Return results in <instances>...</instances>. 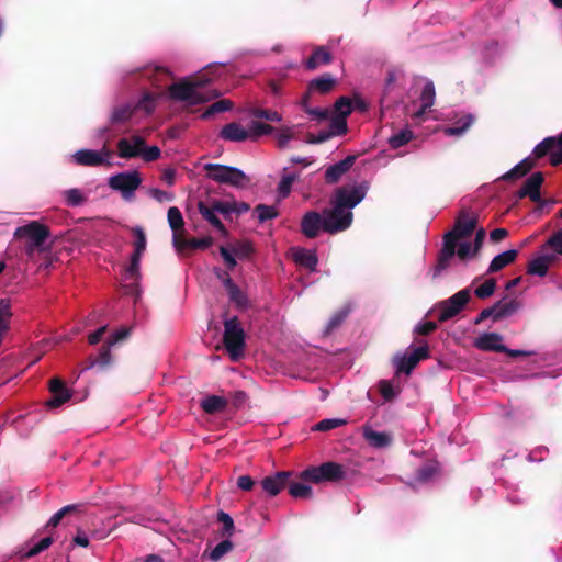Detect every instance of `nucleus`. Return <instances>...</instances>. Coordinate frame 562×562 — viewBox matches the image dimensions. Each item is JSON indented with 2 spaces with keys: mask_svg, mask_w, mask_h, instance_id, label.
<instances>
[{
  "mask_svg": "<svg viewBox=\"0 0 562 562\" xmlns=\"http://www.w3.org/2000/svg\"><path fill=\"white\" fill-rule=\"evenodd\" d=\"M413 138V132L409 130H401L389 139V144L392 148L396 149L406 145Z\"/></svg>",
  "mask_w": 562,
  "mask_h": 562,
  "instance_id": "c03bdc74",
  "label": "nucleus"
},
{
  "mask_svg": "<svg viewBox=\"0 0 562 562\" xmlns=\"http://www.w3.org/2000/svg\"><path fill=\"white\" fill-rule=\"evenodd\" d=\"M64 196L68 206H79L86 202V196L79 189H69L64 191Z\"/></svg>",
  "mask_w": 562,
  "mask_h": 562,
  "instance_id": "09e8293b",
  "label": "nucleus"
},
{
  "mask_svg": "<svg viewBox=\"0 0 562 562\" xmlns=\"http://www.w3.org/2000/svg\"><path fill=\"white\" fill-rule=\"evenodd\" d=\"M366 196V190L362 186L339 187L330 198L329 207L323 210L324 232L335 235L348 229L353 221L351 210L358 205Z\"/></svg>",
  "mask_w": 562,
  "mask_h": 562,
  "instance_id": "f257e3e1",
  "label": "nucleus"
},
{
  "mask_svg": "<svg viewBox=\"0 0 562 562\" xmlns=\"http://www.w3.org/2000/svg\"><path fill=\"white\" fill-rule=\"evenodd\" d=\"M291 476L292 472L290 471H279L262 479L260 482L261 488L268 496L274 497L286 487Z\"/></svg>",
  "mask_w": 562,
  "mask_h": 562,
  "instance_id": "f8f14e48",
  "label": "nucleus"
},
{
  "mask_svg": "<svg viewBox=\"0 0 562 562\" xmlns=\"http://www.w3.org/2000/svg\"><path fill=\"white\" fill-rule=\"evenodd\" d=\"M234 106V103L228 99H221L212 103L201 115V119L207 120L212 115L225 111L232 110Z\"/></svg>",
  "mask_w": 562,
  "mask_h": 562,
  "instance_id": "c9c22d12",
  "label": "nucleus"
},
{
  "mask_svg": "<svg viewBox=\"0 0 562 562\" xmlns=\"http://www.w3.org/2000/svg\"><path fill=\"white\" fill-rule=\"evenodd\" d=\"M470 300H471V289L465 288V289L458 291L449 299L441 301L438 304V307L440 310V313L438 315V322L445 323V322L453 318L454 316H457L468 305Z\"/></svg>",
  "mask_w": 562,
  "mask_h": 562,
  "instance_id": "0eeeda50",
  "label": "nucleus"
},
{
  "mask_svg": "<svg viewBox=\"0 0 562 562\" xmlns=\"http://www.w3.org/2000/svg\"><path fill=\"white\" fill-rule=\"evenodd\" d=\"M347 316H348V311H338L337 313H335L328 321V323L324 329V335L325 336L330 335L336 328H338L344 323V321L347 318Z\"/></svg>",
  "mask_w": 562,
  "mask_h": 562,
  "instance_id": "3c124183",
  "label": "nucleus"
},
{
  "mask_svg": "<svg viewBox=\"0 0 562 562\" xmlns=\"http://www.w3.org/2000/svg\"><path fill=\"white\" fill-rule=\"evenodd\" d=\"M334 108L337 115L348 116L352 111L351 100L348 97H340Z\"/></svg>",
  "mask_w": 562,
  "mask_h": 562,
  "instance_id": "e2e57ef3",
  "label": "nucleus"
},
{
  "mask_svg": "<svg viewBox=\"0 0 562 562\" xmlns=\"http://www.w3.org/2000/svg\"><path fill=\"white\" fill-rule=\"evenodd\" d=\"M347 116L336 115L330 120V131L329 133H333L334 135H342L347 132Z\"/></svg>",
  "mask_w": 562,
  "mask_h": 562,
  "instance_id": "bf43d9fd",
  "label": "nucleus"
},
{
  "mask_svg": "<svg viewBox=\"0 0 562 562\" xmlns=\"http://www.w3.org/2000/svg\"><path fill=\"white\" fill-rule=\"evenodd\" d=\"M140 183L142 178L136 170L120 172L109 178L110 188L120 191L124 199L132 196Z\"/></svg>",
  "mask_w": 562,
  "mask_h": 562,
  "instance_id": "1a4fd4ad",
  "label": "nucleus"
},
{
  "mask_svg": "<svg viewBox=\"0 0 562 562\" xmlns=\"http://www.w3.org/2000/svg\"><path fill=\"white\" fill-rule=\"evenodd\" d=\"M228 405V401L218 395H209L201 401V408L210 415L223 412Z\"/></svg>",
  "mask_w": 562,
  "mask_h": 562,
  "instance_id": "c756f323",
  "label": "nucleus"
},
{
  "mask_svg": "<svg viewBox=\"0 0 562 562\" xmlns=\"http://www.w3.org/2000/svg\"><path fill=\"white\" fill-rule=\"evenodd\" d=\"M559 255H562V231L554 233L547 241Z\"/></svg>",
  "mask_w": 562,
  "mask_h": 562,
  "instance_id": "774afa93",
  "label": "nucleus"
},
{
  "mask_svg": "<svg viewBox=\"0 0 562 562\" xmlns=\"http://www.w3.org/2000/svg\"><path fill=\"white\" fill-rule=\"evenodd\" d=\"M145 140L140 136L121 138L117 142V154L121 158H134L140 155Z\"/></svg>",
  "mask_w": 562,
  "mask_h": 562,
  "instance_id": "a211bd4d",
  "label": "nucleus"
},
{
  "mask_svg": "<svg viewBox=\"0 0 562 562\" xmlns=\"http://www.w3.org/2000/svg\"><path fill=\"white\" fill-rule=\"evenodd\" d=\"M223 344L232 360L236 361L244 356L246 334L237 316L224 322Z\"/></svg>",
  "mask_w": 562,
  "mask_h": 562,
  "instance_id": "39448f33",
  "label": "nucleus"
},
{
  "mask_svg": "<svg viewBox=\"0 0 562 562\" xmlns=\"http://www.w3.org/2000/svg\"><path fill=\"white\" fill-rule=\"evenodd\" d=\"M495 289L496 280L494 278H490L474 290V294L476 297L485 300L494 294Z\"/></svg>",
  "mask_w": 562,
  "mask_h": 562,
  "instance_id": "a18cd8bd",
  "label": "nucleus"
},
{
  "mask_svg": "<svg viewBox=\"0 0 562 562\" xmlns=\"http://www.w3.org/2000/svg\"><path fill=\"white\" fill-rule=\"evenodd\" d=\"M142 75L153 80V82L156 85L160 80V77H170L171 72L168 68L162 66H155L154 68H145Z\"/></svg>",
  "mask_w": 562,
  "mask_h": 562,
  "instance_id": "de8ad7c7",
  "label": "nucleus"
},
{
  "mask_svg": "<svg viewBox=\"0 0 562 562\" xmlns=\"http://www.w3.org/2000/svg\"><path fill=\"white\" fill-rule=\"evenodd\" d=\"M233 548H234L233 542L228 539H225L214 547V549L209 553V558L212 561H218L226 553L232 551Z\"/></svg>",
  "mask_w": 562,
  "mask_h": 562,
  "instance_id": "49530a36",
  "label": "nucleus"
},
{
  "mask_svg": "<svg viewBox=\"0 0 562 562\" xmlns=\"http://www.w3.org/2000/svg\"><path fill=\"white\" fill-rule=\"evenodd\" d=\"M430 357L429 347L427 344L414 348L409 355H396L392 362L396 369V374L404 373L409 375L419 361Z\"/></svg>",
  "mask_w": 562,
  "mask_h": 562,
  "instance_id": "6e6552de",
  "label": "nucleus"
},
{
  "mask_svg": "<svg viewBox=\"0 0 562 562\" xmlns=\"http://www.w3.org/2000/svg\"><path fill=\"white\" fill-rule=\"evenodd\" d=\"M558 145L559 137H547L535 147L532 154L536 159H540L549 154Z\"/></svg>",
  "mask_w": 562,
  "mask_h": 562,
  "instance_id": "58836bf2",
  "label": "nucleus"
},
{
  "mask_svg": "<svg viewBox=\"0 0 562 562\" xmlns=\"http://www.w3.org/2000/svg\"><path fill=\"white\" fill-rule=\"evenodd\" d=\"M217 520L223 525L222 536L229 537L234 531V520L233 518L225 512L221 510L217 514Z\"/></svg>",
  "mask_w": 562,
  "mask_h": 562,
  "instance_id": "4d7b16f0",
  "label": "nucleus"
},
{
  "mask_svg": "<svg viewBox=\"0 0 562 562\" xmlns=\"http://www.w3.org/2000/svg\"><path fill=\"white\" fill-rule=\"evenodd\" d=\"M198 211L201 214V216L209 222L213 227H215L223 236H226L228 234L227 229L221 222V220L217 217L215 210L213 209L212 204H207L203 201L198 202Z\"/></svg>",
  "mask_w": 562,
  "mask_h": 562,
  "instance_id": "393cba45",
  "label": "nucleus"
},
{
  "mask_svg": "<svg viewBox=\"0 0 562 562\" xmlns=\"http://www.w3.org/2000/svg\"><path fill=\"white\" fill-rule=\"evenodd\" d=\"M477 225V216H470L469 213L462 210L456 218L453 228L451 229L459 239L467 238L472 235Z\"/></svg>",
  "mask_w": 562,
  "mask_h": 562,
  "instance_id": "f3484780",
  "label": "nucleus"
},
{
  "mask_svg": "<svg viewBox=\"0 0 562 562\" xmlns=\"http://www.w3.org/2000/svg\"><path fill=\"white\" fill-rule=\"evenodd\" d=\"M362 435L364 440L372 448H386L392 442V437L387 432L375 431L370 426H363Z\"/></svg>",
  "mask_w": 562,
  "mask_h": 562,
  "instance_id": "5701e85b",
  "label": "nucleus"
},
{
  "mask_svg": "<svg viewBox=\"0 0 562 562\" xmlns=\"http://www.w3.org/2000/svg\"><path fill=\"white\" fill-rule=\"evenodd\" d=\"M78 508L77 505H67V506H64L61 509H59L58 512H56L52 517L50 519L48 520L46 527H57L59 525V522L61 521V519L72 513V512H76Z\"/></svg>",
  "mask_w": 562,
  "mask_h": 562,
  "instance_id": "603ef678",
  "label": "nucleus"
},
{
  "mask_svg": "<svg viewBox=\"0 0 562 562\" xmlns=\"http://www.w3.org/2000/svg\"><path fill=\"white\" fill-rule=\"evenodd\" d=\"M132 233L135 237L134 251L131 256V262L126 269V274L130 279L137 280L140 277V258L146 249L147 239L142 227H134Z\"/></svg>",
  "mask_w": 562,
  "mask_h": 562,
  "instance_id": "9d476101",
  "label": "nucleus"
},
{
  "mask_svg": "<svg viewBox=\"0 0 562 562\" xmlns=\"http://www.w3.org/2000/svg\"><path fill=\"white\" fill-rule=\"evenodd\" d=\"M168 223L173 234H178V231L183 228L184 222L180 210L176 206H171L168 210Z\"/></svg>",
  "mask_w": 562,
  "mask_h": 562,
  "instance_id": "79ce46f5",
  "label": "nucleus"
},
{
  "mask_svg": "<svg viewBox=\"0 0 562 562\" xmlns=\"http://www.w3.org/2000/svg\"><path fill=\"white\" fill-rule=\"evenodd\" d=\"M495 322H498L505 317L514 315L520 308V302L516 299L509 301L501 300L495 303Z\"/></svg>",
  "mask_w": 562,
  "mask_h": 562,
  "instance_id": "2f4dec72",
  "label": "nucleus"
},
{
  "mask_svg": "<svg viewBox=\"0 0 562 562\" xmlns=\"http://www.w3.org/2000/svg\"><path fill=\"white\" fill-rule=\"evenodd\" d=\"M49 392L52 397L46 402L48 408H58L66 402H68L72 393L66 386L65 382L59 378H53L49 381Z\"/></svg>",
  "mask_w": 562,
  "mask_h": 562,
  "instance_id": "ddd939ff",
  "label": "nucleus"
},
{
  "mask_svg": "<svg viewBox=\"0 0 562 562\" xmlns=\"http://www.w3.org/2000/svg\"><path fill=\"white\" fill-rule=\"evenodd\" d=\"M273 127L267 123L259 121H252L249 125V138L257 139L262 135H268L273 132Z\"/></svg>",
  "mask_w": 562,
  "mask_h": 562,
  "instance_id": "37998d69",
  "label": "nucleus"
},
{
  "mask_svg": "<svg viewBox=\"0 0 562 562\" xmlns=\"http://www.w3.org/2000/svg\"><path fill=\"white\" fill-rule=\"evenodd\" d=\"M324 231V216L316 211H310L304 214L301 221V232L307 238H315L319 231Z\"/></svg>",
  "mask_w": 562,
  "mask_h": 562,
  "instance_id": "2eb2a0df",
  "label": "nucleus"
},
{
  "mask_svg": "<svg viewBox=\"0 0 562 562\" xmlns=\"http://www.w3.org/2000/svg\"><path fill=\"white\" fill-rule=\"evenodd\" d=\"M13 236L15 239L25 240L24 251L27 257H32L36 250H42L44 243L50 236V229L41 222L32 221L16 227Z\"/></svg>",
  "mask_w": 562,
  "mask_h": 562,
  "instance_id": "7ed1b4c3",
  "label": "nucleus"
},
{
  "mask_svg": "<svg viewBox=\"0 0 562 562\" xmlns=\"http://www.w3.org/2000/svg\"><path fill=\"white\" fill-rule=\"evenodd\" d=\"M439 471L437 462H428L416 470V480L420 483L430 481Z\"/></svg>",
  "mask_w": 562,
  "mask_h": 562,
  "instance_id": "e433bc0d",
  "label": "nucleus"
},
{
  "mask_svg": "<svg viewBox=\"0 0 562 562\" xmlns=\"http://www.w3.org/2000/svg\"><path fill=\"white\" fill-rule=\"evenodd\" d=\"M53 543V538L52 537H45L43 538L42 540H40L36 544H34L25 554L24 557L25 558H32V557H35L37 554H40L41 552L45 551L46 549H48Z\"/></svg>",
  "mask_w": 562,
  "mask_h": 562,
  "instance_id": "680f3d73",
  "label": "nucleus"
},
{
  "mask_svg": "<svg viewBox=\"0 0 562 562\" xmlns=\"http://www.w3.org/2000/svg\"><path fill=\"white\" fill-rule=\"evenodd\" d=\"M518 257V250L509 249L495 256L487 269V273H495L513 263Z\"/></svg>",
  "mask_w": 562,
  "mask_h": 562,
  "instance_id": "cd10ccee",
  "label": "nucleus"
},
{
  "mask_svg": "<svg viewBox=\"0 0 562 562\" xmlns=\"http://www.w3.org/2000/svg\"><path fill=\"white\" fill-rule=\"evenodd\" d=\"M112 363V355H111V345L109 342L104 344L97 357H89L87 360V364L83 370H88L94 367H99V369L104 370Z\"/></svg>",
  "mask_w": 562,
  "mask_h": 562,
  "instance_id": "bb28decb",
  "label": "nucleus"
},
{
  "mask_svg": "<svg viewBox=\"0 0 562 562\" xmlns=\"http://www.w3.org/2000/svg\"><path fill=\"white\" fill-rule=\"evenodd\" d=\"M544 181L543 173L538 171L532 173L517 191V198H529L532 202H540V188Z\"/></svg>",
  "mask_w": 562,
  "mask_h": 562,
  "instance_id": "4468645a",
  "label": "nucleus"
},
{
  "mask_svg": "<svg viewBox=\"0 0 562 562\" xmlns=\"http://www.w3.org/2000/svg\"><path fill=\"white\" fill-rule=\"evenodd\" d=\"M333 59L334 56L326 46H317L305 60L304 66L307 70H315L321 66L329 65Z\"/></svg>",
  "mask_w": 562,
  "mask_h": 562,
  "instance_id": "4be33fe9",
  "label": "nucleus"
},
{
  "mask_svg": "<svg viewBox=\"0 0 562 562\" xmlns=\"http://www.w3.org/2000/svg\"><path fill=\"white\" fill-rule=\"evenodd\" d=\"M356 159L357 156L349 155L339 162L329 166L324 175L325 181L329 184L337 183L351 169Z\"/></svg>",
  "mask_w": 562,
  "mask_h": 562,
  "instance_id": "dca6fc26",
  "label": "nucleus"
},
{
  "mask_svg": "<svg viewBox=\"0 0 562 562\" xmlns=\"http://www.w3.org/2000/svg\"><path fill=\"white\" fill-rule=\"evenodd\" d=\"M435 86L431 81H428L422 91L420 100L423 102V108L427 109L434 104L435 101Z\"/></svg>",
  "mask_w": 562,
  "mask_h": 562,
  "instance_id": "6e6d98bb",
  "label": "nucleus"
},
{
  "mask_svg": "<svg viewBox=\"0 0 562 562\" xmlns=\"http://www.w3.org/2000/svg\"><path fill=\"white\" fill-rule=\"evenodd\" d=\"M112 157V151L103 147L101 151L92 149H80L74 154V160L79 166L98 167L102 165H110L109 159Z\"/></svg>",
  "mask_w": 562,
  "mask_h": 562,
  "instance_id": "9b49d317",
  "label": "nucleus"
},
{
  "mask_svg": "<svg viewBox=\"0 0 562 562\" xmlns=\"http://www.w3.org/2000/svg\"><path fill=\"white\" fill-rule=\"evenodd\" d=\"M347 422L345 419H340V418H328V419H323L321 422H318L315 426H314V430H317V431H328V430H331L334 428H337V427H340V426H344L346 425Z\"/></svg>",
  "mask_w": 562,
  "mask_h": 562,
  "instance_id": "864d4df0",
  "label": "nucleus"
},
{
  "mask_svg": "<svg viewBox=\"0 0 562 562\" xmlns=\"http://www.w3.org/2000/svg\"><path fill=\"white\" fill-rule=\"evenodd\" d=\"M346 477V469L342 464L328 461L318 467H310L300 473L304 482L319 484L323 482H339Z\"/></svg>",
  "mask_w": 562,
  "mask_h": 562,
  "instance_id": "423d86ee",
  "label": "nucleus"
},
{
  "mask_svg": "<svg viewBox=\"0 0 562 562\" xmlns=\"http://www.w3.org/2000/svg\"><path fill=\"white\" fill-rule=\"evenodd\" d=\"M294 261L310 271H315L318 259L314 251L304 248L297 249L293 255Z\"/></svg>",
  "mask_w": 562,
  "mask_h": 562,
  "instance_id": "7c9ffc66",
  "label": "nucleus"
},
{
  "mask_svg": "<svg viewBox=\"0 0 562 562\" xmlns=\"http://www.w3.org/2000/svg\"><path fill=\"white\" fill-rule=\"evenodd\" d=\"M134 109L128 104L117 106L113 110L110 122L113 125L125 123L132 117Z\"/></svg>",
  "mask_w": 562,
  "mask_h": 562,
  "instance_id": "4c0bfd02",
  "label": "nucleus"
},
{
  "mask_svg": "<svg viewBox=\"0 0 562 562\" xmlns=\"http://www.w3.org/2000/svg\"><path fill=\"white\" fill-rule=\"evenodd\" d=\"M210 79H195L193 81L182 80L172 83L169 87L170 98L177 101H186L191 105H198L220 97L217 90L210 91L206 95L199 91L200 88L206 86Z\"/></svg>",
  "mask_w": 562,
  "mask_h": 562,
  "instance_id": "f03ea898",
  "label": "nucleus"
},
{
  "mask_svg": "<svg viewBox=\"0 0 562 562\" xmlns=\"http://www.w3.org/2000/svg\"><path fill=\"white\" fill-rule=\"evenodd\" d=\"M232 250L238 257H247L254 251L251 244L246 241H238Z\"/></svg>",
  "mask_w": 562,
  "mask_h": 562,
  "instance_id": "338daca9",
  "label": "nucleus"
},
{
  "mask_svg": "<svg viewBox=\"0 0 562 562\" xmlns=\"http://www.w3.org/2000/svg\"><path fill=\"white\" fill-rule=\"evenodd\" d=\"M220 137L229 142H244L249 138V132L239 123L232 122L222 127Z\"/></svg>",
  "mask_w": 562,
  "mask_h": 562,
  "instance_id": "b1692460",
  "label": "nucleus"
},
{
  "mask_svg": "<svg viewBox=\"0 0 562 562\" xmlns=\"http://www.w3.org/2000/svg\"><path fill=\"white\" fill-rule=\"evenodd\" d=\"M474 122V116L471 114H468L460 120H458L456 123H453L451 126H448L445 128V134L448 136H461L464 134L470 126Z\"/></svg>",
  "mask_w": 562,
  "mask_h": 562,
  "instance_id": "72a5a7b5",
  "label": "nucleus"
},
{
  "mask_svg": "<svg viewBox=\"0 0 562 562\" xmlns=\"http://www.w3.org/2000/svg\"><path fill=\"white\" fill-rule=\"evenodd\" d=\"M503 336L498 333H484L474 340V347L482 351L502 352L506 346L502 344Z\"/></svg>",
  "mask_w": 562,
  "mask_h": 562,
  "instance_id": "aec40b11",
  "label": "nucleus"
},
{
  "mask_svg": "<svg viewBox=\"0 0 562 562\" xmlns=\"http://www.w3.org/2000/svg\"><path fill=\"white\" fill-rule=\"evenodd\" d=\"M336 86V79L330 74H324L310 81L308 92L317 91L321 94L329 93Z\"/></svg>",
  "mask_w": 562,
  "mask_h": 562,
  "instance_id": "c85d7f7f",
  "label": "nucleus"
},
{
  "mask_svg": "<svg viewBox=\"0 0 562 562\" xmlns=\"http://www.w3.org/2000/svg\"><path fill=\"white\" fill-rule=\"evenodd\" d=\"M379 391L386 402L393 401L400 394V390H395L387 380L380 381Z\"/></svg>",
  "mask_w": 562,
  "mask_h": 562,
  "instance_id": "5fc2aeb1",
  "label": "nucleus"
},
{
  "mask_svg": "<svg viewBox=\"0 0 562 562\" xmlns=\"http://www.w3.org/2000/svg\"><path fill=\"white\" fill-rule=\"evenodd\" d=\"M254 212L257 214L259 223L276 218L279 215L276 206L266 204L256 205Z\"/></svg>",
  "mask_w": 562,
  "mask_h": 562,
  "instance_id": "a19ab883",
  "label": "nucleus"
},
{
  "mask_svg": "<svg viewBox=\"0 0 562 562\" xmlns=\"http://www.w3.org/2000/svg\"><path fill=\"white\" fill-rule=\"evenodd\" d=\"M213 245V238L206 236L203 238H184L179 234H173V246L178 251L206 249Z\"/></svg>",
  "mask_w": 562,
  "mask_h": 562,
  "instance_id": "412c9836",
  "label": "nucleus"
},
{
  "mask_svg": "<svg viewBox=\"0 0 562 562\" xmlns=\"http://www.w3.org/2000/svg\"><path fill=\"white\" fill-rule=\"evenodd\" d=\"M289 487V494L294 498H304L308 499L313 496V491L310 485H306L301 482H291L286 485Z\"/></svg>",
  "mask_w": 562,
  "mask_h": 562,
  "instance_id": "f704fd0d",
  "label": "nucleus"
},
{
  "mask_svg": "<svg viewBox=\"0 0 562 562\" xmlns=\"http://www.w3.org/2000/svg\"><path fill=\"white\" fill-rule=\"evenodd\" d=\"M250 114L258 119H265L270 122L281 121V115L277 111L254 108L250 110Z\"/></svg>",
  "mask_w": 562,
  "mask_h": 562,
  "instance_id": "13d9d810",
  "label": "nucleus"
},
{
  "mask_svg": "<svg viewBox=\"0 0 562 562\" xmlns=\"http://www.w3.org/2000/svg\"><path fill=\"white\" fill-rule=\"evenodd\" d=\"M456 255L453 254H450V252H446L443 250H439L438 252V256H437V263L436 266L434 267V270H432V278L436 279L437 277L440 276V273L446 270L452 259L454 258Z\"/></svg>",
  "mask_w": 562,
  "mask_h": 562,
  "instance_id": "ea45409f",
  "label": "nucleus"
},
{
  "mask_svg": "<svg viewBox=\"0 0 562 562\" xmlns=\"http://www.w3.org/2000/svg\"><path fill=\"white\" fill-rule=\"evenodd\" d=\"M211 204L215 212H218L223 215H228L233 212L234 205L232 203L221 201V200H212Z\"/></svg>",
  "mask_w": 562,
  "mask_h": 562,
  "instance_id": "69168bd1",
  "label": "nucleus"
},
{
  "mask_svg": "<svg viewBox=\"0 0 562 562\" xmlns=\"http://www.w3.org/2000/svg\"><path fill=\"white\" fill-rule=\"evenodd\" d=\"M160 154H161L160 148L157 146H151L148 148H145V146H144L143 151L140 153L139 156H142L146 162H151V161L157 160L160 157Z\"/></svg>",
  "mask_w": 562,
  "mask_h": 562,
  "instance_id": "0e129e2a",
  "label": "nucleus"
},
{
  "mask_svg": "<svg viewBox=\"0 0 562 562\" xmlns=\"http://www.w3.org/2000/svg\"><path fill=\"white\" fill-rule=\"evenodd\" d=\"M206 177L220 184H227L237 189L246 188L250 178L240 169L221 164H206Z\"/></svg>",
  "mask_w": 562,
  "mask_h": 562,
  "instance_id": "20e7f679",
  "label": "nucleus"
},
{
  "mask_svg": "<svg viewBox=\"0 0 562 562\" xmlns=\"http://www.w3.org/2000/svg\"><path fill=\"white\" fill-rule=\"evenodd\" d=\"M535 166V159L527 157L522 159L519 164H517L514 168H512L509 171L501 176L498 180L515 181L526 176Z\"/></svg>",
  "mask_w": 562,
  "mask_h": 562,
  "instance_id": "a878e982",
  "label": "nucleus"
},
{
  "mask_svg": "<svg viewBox=\"0 0 562 562\" xmlns=\"http://www.w3.org/2000/svg\"><path fill=\"white\" fill-rule=\"evenodd\" d=\"M551 261L552 258L550 256H540L528 263L527 273L544 277L548 273Z\"/></svg>",
  "mask_w": 562,
  "mask_h": 562,
  "instance_id": "473e14b6",
  "label": "nucleus"
},
{
  "mask_svg": "<svg viewBox=\"0 0 562 562\" xmlns=\"http://www.w3.org/2000/svg\"><path fill=\"white\" fill-rule=\"evenodd\" d=\"M458 240L459 237L452 231H449L443 236V244L440 250L456 255V250L459 246L457 244Z\"/></svg>",
  "mask_w": 562,
  "mask_h": 562,
  "instance_id": "052dcab7",
  "label": "nucleus"
},
{
  "mask_svg": "<svg viewBox=\"0 0 562 562\" xmlns=\"http://www.w3.org/2000/svg\"><path fill=\"white\" fill-rule=\"evenodd\" d=\"M223 284L227 291L229 301L235 305V307L239 311L247 310L249 306V300L247 294L243 290H240L237 284L234 283L228 273H225Z\"/></svg>",
  "mask_w": 562,
  "mask_h": 562,
  "instance_id": "6ab92c4d",
  "label": "nucleus"
},
{
  "mask_svg": "<svg viewBox=\"0 0 562 562\" xmlns=\"http://www.w3.org/2000/svg\"><path fill=\"white\" fill-rule=\"evenodd\" d=\"M297 175L295 173H284L278 186V193L281 198H286L290 192L293 182L296 180Z\"/></svg>",
  "mask_w": 562,
  "mask_h": 562,
  "instance_id": "8fccbe9b",
  "label": "nucleus"
}]
</instances>
